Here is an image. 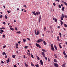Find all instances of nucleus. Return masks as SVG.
Masks as SVG:
<instances>
[{"label":"nucleus","instance_id":"obj_1","mask_svg":"<svg viewBox=\"0 0 67 67\" xmlns=\"http://www.w3.org/2000/svg\"><path fill=\"white\" fill-rule=\"evenodd\" d=\"M36 45L37 47H39V48H41V46L39 44L37 43L36 44Z\"/></svg>","mask_w":67,"mask_h":67},{"label":"nucleus","instance_id":"obj_2","mask_svg":"<svg viewBox=\"0 0 67 67\" xmlns=\"http://www.w3.org/2000/svg\"><path fill=\"white\" fill-rule=\"evenodd\" d=\"M41 19H42V18L41 17V15H40L39 16V18H38L39 22H41Z\"/></svg>","mask_w":67,"mask_h":67},{"label":"nucleus","instance_id":"obj_3","mask_svg":"<svg viewBox=\"0 0 67 67\" xmlns=\"http://www.w3.org/2000/svg\"><path fill=\"white\" fill-rule=\"evenodd\" d=\"M7 63L8 64L10 62V58H8V59L6 60Z\"/></svg>","mask_w":67,"mask_h":67},{"label":"nucleus","instance_id":"obj_4","mask_svg":"<svg viewBox=\"0 0 67 67\" xmlns=\"http://www.w3.org/2000/svg\"><path fill=\"white\" fill-rule=\"evenodd\" d=\"M42 41H43V40L40 39L38 40V41L37 42V43H39V42H42Z\"/></svg>","mask_w":67,"mask_h":67},{"label":"nucleus","instance_id":"obj_5","mask_svg":"<svg viewBox=\"0 0 67 67\" xmlns=\"http://www.w3.org/2000/svg\"><path fill=\"white\" fill-rule=\"evenodd\" d=\"M54 65L55 67H58V64H57L56 63H54Z\"/></svg>","mask_w":67,"mask_h":67},{"label":"nucleus","instance_id":"obj_6","mask_svg":"<svg viewBox=\"0 0 67 67\" xmlns=\"http://www.w3.org/2000/svg\"><path fill=\"white\" fill-rule=\"evenodd\" d=\"M40 63L41 65H43V61L42 60H40Z\"/></svg>","mask_w":67,"mask_h":67},{"label":"nucleus","instance_id":"obj_7","mask_svg":"<svg viewBox=\"0 0 67 67\" xmlns=\"http://www.w3.org/2000/svg\"><path fill=\"white\" fill-rule=\"evenodd\" d=\"M42 54L43 56V57H45V53H44V52H42Z\"/></svg>","mask_w":67,"mask_h":67},{"label":"nucleus","instance_id":"obj_8","mask_svg":"<svg viewBox=\"0 0 67 67\" xmlns=\"http://www.w3.org/2000/svg\"><path fill=\"white\" fill-rule=\"evenodd\" d=\"M59 36H58L57 37V40L58 41H59L60 40H59Z\"/></svg>","mask_w":67,"mask_h":67},{"label":"nucleus","instance_id":"obj_9","mask_svg":"<svg viewBox=\"0 0 67 67\" xmlns=\"http://www.w3.org/2000/svg\"><path fill=\"white\" fill-rule=\"evenodd\" d=\"M40 14V12H36V14L37 15H38V14Z\"/></svg>","mask_w":67,"mask_h":67},{"label":"nucleus","instance_id":"obj_10","mask_svg":"<svg viewBox=\"0 0 67 67\" xmlns=\"http://www.w3.org/2000/svg\"><path fill=\"white\" fill-rule=\"evenodd\" d=\"M51 50H52V51H55V49H54V47L51 48Z\"/></svg>","mask_w":67,"mask_h":67},{"label":"nucleus","instance_id":"obj_11","mask_svg":"<svg viewBox=\"0 0 67 67\" xmlns=\"http://www.w3.org/2000/svg\"><path fill=\"white\" fill-rule=\"evenodd\" d=\"M54 47L55 48V49L57 50V47H56V46L55 45H54Z\"/></svg>","mask_w":67,"mask_h":67},{"label":"nucleus","instance_id":"obj_12","mask_svg":"<svg viewBox=\"0 0 67 67\" xmlns=\"http://www.w3.org/2000/svg\"><path fill=\"white\" fill-rule=\"evenodd\" d=\"M36 57L37 59H38V60H40V58H39V57H38L37 55H36Z\"/></svg>","mask_w":67,"mask_h":67},{"label":"nucleus","instance_id":"obj_13","mask_svg":"<svg viewBox=\"0 0 67 67\" xmlns=\"http://www.w3.org/2000/svg\"><path fill=\"white\" fill-rule=\"evenodd\" d=\"M5 29V27H2L0 28V30H4Z\"/></svg>","mask_w":67,"mask_h":67},{"label":"nucleus","instance_id":"obj_14","mask_svg":"<svg viewBox=\"0 0 67 67\" xmlns=\"http://www.w3.org/2000/svg\"><path fill=\"white\" fill-rule=\"evenodd\" d=\"M10 29L12 31H13V30H14V29L13 28L10 27Z\"/></svg>","mask_w":67,"mask_h":67},{"label":"nucleus","instance_id":"obj_15","mask_svg":"<svg viewBox=\"0 0 67 67\" xmlns=\"http://www.w3.org/2000/svg\"><path fill=\"white\" fill-rule=\"evenodd\" d=\"M66 65V63L64 64L63 65H62V66L63 67H65V66Z\"/></svg>","mask_w":67,"mask_h":67},{"label":"nucleus","instance_id":"obj_16","mask_svg":"<svg viewBox=\"0 0 67 67\" xmlns=\"http://www.w3.org/2000/svg\"><path fill=\"white\" fill-rule=\"evenodd\" d=\"M25 65L26 67H28V65H27L26 63H25Z\"/></svg>","mask_w":67,"mask_h":67},{"label":"nucleus","instance_id":"obj_17","mask_svg":"<svg viewBox=\"0 0 67 67\" xmlns=\"http://www.w3.org/2000/svg\"><path fill=\"white\" fill-rule=\"evenodd\" d=\"M23 40L24 43H25V42H26V40H25V39H23Z\"/></svg>","mask_w":67,"mask_h":67},{"label":"nucleus","instance_id":"obj_18","mask_svg":"<svg viewBox=\"0 0 67 67\" xmlns=\"http://www.w3.org/2000/svg\"><path fill=\"white\" fill-rule=\"evenodd\" d=\"M5 19H8V17H7V15H5Z\"/></svg>","mask_w":67,"mask_h":67},{"label":"nucleus","instance_id":"obj_19","mask_svg":"<svg viewBox=\"0 0 67 67\" xmlns=\"http://www.w3.org/2000/svg\"><path fill=\"white\" fill-rule=\"evenodd\" d=\"M60 22H61V25H62L63 24V21L62 20H60Z\"/></svg>","mask_w":67,"mask_h":67},{"label":"nucleus","instance_id":"obj_20","mask_svg":"<svg viewBox=\"0 0 67 67\" xmlns=\"http://www.w3.org/2000/svg\"><path fill=\"white\" fill-rule=\"evenodd\" d=\"M3 55H6V54L5 53V52H3Z\"/></svg>","mask_w":67,"mask_h":67},{"label":"nucleus","instance_id":"obj_21","mask_svg":"<svg viewBox=\"0 0 67 67\" xmlns=\"http://www.w3.org/2000/svg\"><path fill=\"white\" fill-rule=\"evenodd\" d=\"M35 33L36 35V34H37V32H36V30H35Z\"/></svg>","mask_w":67,"mask_h":67},{"label":"nucleus","instance_id":"obj_22","mask_svg":"<svg viewBox=\"0 0 67 67\" xmlns=\"http://www.w3.org/2000/svg\"><path fill=\"white\" fill-rule=\"evenodd\" d=\"M54 21L56 22H57V19L55 18L54 20Z\"/></svg>","mask_w":67,"mask_h":67},{"label":"nucleus","instance_id":"obj_23","mask_svg":"<svg viewBox=\"0 0 67 67\" xmlns=\"http://www.w3.org/2000/svg\"><path fill=\"white\" fill-rule=\"evenodd\" d=\"M12 57L13 58H15V55H12Z\"/></svg>","mask_w":67,"mask_h":67},{"label":"nucleus","instance_id":"obj_24","mask_svg":"<svg viewBox=\"0 0 67 67\" xmlns=\"http://www.w3.org/2000/svg\"><path fill=\"white\" fill-rule=\"evenodd\" d=\"M43 43L45 45H46V42L45 41H43Z\"/></svg>","mask_w":67,"mask_h":67},{"label":"nucleus","instance_id":"obj_25","mask_svg":"<svg viewBox=\"0 0 67 67\" xmlns=\"http://www.w3.org/2000/svg\"><path fill=\"white\" fill-rule=\"evenodd\" d=\"M59 47L60 48H62V46L60 44H59Z\"/></svg>","mask_w":67,"mask_h":67},{"label":"nucleus","instance_id":"obj_26","mask_svg":"<svg viewBox=\"0 0 67 67\" xmlns=\"http://www.w3.org/2000/svg\"><path fill=\"white\" fill-rule=\"evenodd\" d=\"M54 61L55 63H57V61L56 60V59H54Z\"/></svg>","mask_w":67,"mask_h":67},{"label":"nucleus","instance_id":"obj_27","mask_svg":"<svg viewBox=\"0 0 67 67\" xmlns=\"http://www.w3.org/2000/svg\"><path fill=\"white\" fill-rule=\"evenodd\" d=\"M41 50L42 51H43L44 52H46V51H45V50L42 49Z\"/></svg>","mask_w":67,"mask_h":67},{"label":"nucleus","instance_id":"obj_28","mask_svg":"<svg viewBox=\"0 0 67 67\" xmlns=\"http://www.w3.org/2000/svg\"><path fill=\"white\" fill-rule=\"evenodd\" d=\"M63 54H64V55H66V54L65 53V51L63 52Z\"/></svg>","mask_w":67,"mask_h":67},{"label":"nucleus","instance_id":"obj_29","mask_svg":"<svg viewBox=\"0 0 67 67\" xmlns=\"http://www.w3.org/2000/svg\"><path fill=\"white\" fill-rule=\"evenodd\" d=\"M64 26H65V27H67V25L66 24H64Z\"/></svg>","mask_w":67,"mask_h":67},{"label":"nucleus","instance_id":"obj_30","mask_svg":"<svg viewBox=\"0 0 67 67\" xmlns=\"http://www.w3.org/2000/svg\"><path fill=\"white\" fill-rule=\"evenodd\" d=\"M16 33H17L19 34L20 33H21V32H20V31H18L17 32H16Z\"/></svg>","mask_w":67,"mask_h":67},{"label":"nucleus","instance_id":"obj_31","mask_svg":"<svg viewBox=\"0 0 67 67\" xmlns=\"http://www.w3.org/2000/svg\"><path fill=\"white\" fill-rule=\"evenodd\" d=\"M33 13V14H34L35 15H36V13H35V12H32Z\"/></svg>","mask_w":67,"mask_h":67},{"label":"nucleus","instance_id":"obj_32","mask_svg":"<svg viewBox=\"0 0 67 67\" xmlns=\"http://www.w3.org/2000/svg\"><path fill=\"white\" fill-rule=\"evenodd\" d=\"M39 33H40V32H39L38 31H37V34L36 35H38V34H39Z\"/></svg>","mask_w":67,"mask_h":67},{"label":"nucleus","instance_id":"obj_33","mask_svg":"<svg viewBox=\"0 0 67 67\" xmlns=\"http://www.w3.org/2000/svg\"><path fill=\"white\" fill-rule=\"evenodd\" d=\"M62 17H63V18H64V14H62Z\"/></svg>","mask_w":67,"mask_h":67},{"label":"nucleus","instance_id":"obj_34","mask_svg":"<svg viewBox=\"0 0 67 67\" xmlns=\"http://www.w3.org/2000/svg\"><path fill=\"white\" fill-rule=\"evenodd\" d=\"M62 10L63 11H64V7H63L62 8Z\"/></svg>","mask_w":67,"mask_h":67},{"label":"nucleus","instance_id":"obj_35","mask_svg":"<svg viewBox=\"0 0 67 67\" xmlns=\"http://www.w3.org/2000/svg\"><path fill=\"white\" fill-rule=\"evenodd\" d=\"M31 55L32 58H34V57L33 56V54H31Z\"/></svg>","mask_w":67,"mask_h":67},{"label":"nucleus","instance_id":"obj_36","mask_svg":"<svg viewBox=\"0 0 67 67\" xmlns=\"http://www.w3.org/2000/svg\"><path fill=\"white\" fill-rule=\"evenodd\" d=\"M31 66H34V64H33V63H32L31 62Z\"/></svg>","mask_w":67,"mask_h":67},{"label":"nucleus","instance_id":"obj_37","mask_svg":"<svg viewBox=\"0 0 67 67\" xmlns=\"http://www.w3.org/2000/svg\"><path fill=\"white\" fill-rule=\"evenodd\" d=\"M58 7H59V8H61V6L60 5H58Z\"/></svg>","mask_w":67,"mask_h":67},{"label":"nucleus","instance_id":"obj_38","mask_svg":"<svg viewBox=\"0 0 67 67\" xmlns=\"http://www.w3.org/2000/svg\"><path fill=\"white\" fill-rule=\"evenodd\" d=\"M29 47V46H25L24 47V48H27V47Z\"/></svg>","mask_w":67,"mask_h":67},{"label":"nucleus","instance_id":"obj_39","mask_svg":"<svg viewBox=\"0 0 67 67\" xmlns=\"http://www.w3.org/2000/svg\"><path fill=\"white\" fill-rule=\"evenodd\" d=\"M35 66H36V67H39V66L38 65V64H36V65Z\"/></svg>","mask_w":67,"mask_h":67},{"label":"nucleus","instance_id":"obj_40","mask_svg":"<svg viewBox=\"0 0 67 67\" xmlns=\"http://www.w3.org/2000/svg\"><path fill=\"white\" fill-rule=\"evenodd\" d=\"M53 5H54V6H55L56 5V4H55V3H53Z\"/></svg>","mask_w":67,"mask_h":67},{"label":"nucleus","instance_id":"obj_41","mask_svg":"<svg viewBox=\"0 0 67 67\" xmlns=\"http://www.w3.org/2000/svg\"><path fill=\"white\" fill-rule=\"evenodd\" d=\"M23 7H24V8H27L26 6V5H24Z\"/></svg>","mask_w":67,"mask_h":67},{"label":"nucleus","instance_id":"obj_42","mask_svg":"<svg viewBox=\"0 0 67 67\" xmlns=\"http://www.w3.org/2000/svg\"><path fill=\"white\" fill-rule=\"evenodd\" d=\"M64 3L66 6L67 5V4L66 2H64Z\"/></svg>","mask_w":67,"mask_h":67},{"label":"nucleus","instance_id":"obj_43","mask_svg":"<svg viewBox=\"0 0 67 67\" xmlns=\"http://www.w3.org/2000/svg\"><path fill=\"white\" fill-rule=\"evenodd\" d=\"M2 36H3V37H4V38H5V35H3Z\"/></svg>","mask_w":67,"mask_h":67},{"label":"nucleus","instance_id":"obj_44","mask_svg":"<svg viewBox=\"0 0 67 67\" xmlns=\"http://www.w3.org/2000/svg\"><path fill=\"white\" fill-rule=\"evenodd\" d=\"M54 56L55 58H57V56L55 54H54Z\"/></svg>","mask_w":67,"mask_h":67},{"label":"nucleus","instance_id":"obj_45","mask_svg":"<svg viewBox=\"0 0 67 67\" xmlns=\"http://www.w3.org/2000/svg\"><path fill=\"white\" fill-rule=\"evenodd\" d=\"M51 48L52 47H53V44H52L51 45Z\"/></svg>","mask_w":67,"mask_h":67},{"label":"nucleus","instance_id":"obj_46","mask_svg":"<svg viewBox=\"0 0 67 67\" xmlns=\"http://www.w3.org/2000/svg\"><path fill=\"white\" fill-rule=\"evenodd\" d=\"M63 17L61 16L60 18H61V19L62 20H63Z\"/></svg>","mask_w":67,"mask_h":67},{"label":"nucleus","instance_id":"obj_47","mask_svg":"<svg viewBox=\"0 0 67 67\" xmlns=\"http://www.w3.org/2000/svg\"><path fill=\"white\" fill-rule=\"evenodd\" d=\"M1 64H4V63L3 61H1Z\"/></svg>","mask_w":67,"mask_h":67},{"label":"nucleus","instance_id":"obj_48","mask_svg":"<svg viewBox=\"0 0 67 67\" xmlns=\"http://www.w3.org/2000/svg\"><path fill=\"white\" fill-rule=\"evenodd\" d=\"M6 46H4L3 47V48H5V47H6Z\"/></svg>","mask_w":67,"mask_h":67},{"label":"nucleus","instance_id":"obj_49","mask_svg":"<svg viewBox=\"0 0 67 67\" xmlns=\"http://www.w3.org/2000/svg\"><path fill=\"white\" fill-rule=\"evenodd\" d=\"M44 31H45V30H46V27H44Z\"/></svg>","mask_w":67,"mask_h":67},{"label":"nucleus","instance_id":"obj_50","mask_svg":"<svg viewBox=\"0 0 67 67\" xmlns=\"http://www.w3.org/2000/svg\"><path fill=\"white\" fill-rule=\"evenodd\" d=\"M18 30V28L17 27H15V31H17Z\"/></svg>","mask_w":67,"mask_h":67},{"label":"nucleus","instance_id":"obj_51","mask_svg":"<svg viewBox=\"0 0 67 67\" xmlns=\"http://www.w3.org/2000/svg\"><path fill=\"white\" fill-rule=\"evenodd\" d=\"M0 31L1 32H4V31L3 30H0Z\"/></svg>","mask_w":67,"mask_h":67},{"label":"nucleus","instance_id":"obj_52","mask_svg":"<svg viewBox=\"0 0 67 67\" xmlns=\"http://www.w3.org/2000/svg\"><path fill=\"white\" fill-rule=\"evenodd\" d=\"M7 12L8 13H10V11H9V10H7Z\"/></svg>","mask_w":67,"mask_h":67},{"label":"nucleus","instance_id":"obj_53","mask_svg":"<svg viewBox=\"0 0 67 67\" xmlns=\"http://www.w3.org/2000/svg\"><path fill=\"white\" fill-rule=\"evenodd\" d=\"M2 17H3L2 15H0V18H2Z\"/></svg>","mask_w":67,"mask_h":67},{"label":"nucleus","instance_id":"obj_54","mask_svg":"<svg viewBox=\"0 0 67 67\" xmlns=\"http://www.w3.org/2000/svg\"><path fill=\"white\" fill-rule=\"evenodd\" d=\"M3 24H4V25H5V22H3Z\"/></svg>","mask_w":67,"mask_h":67},{"label":"nucleus","instance_id":"obj_55","mask_svg":"<svg viewBox=\"0 0 67 67\" xmlns=\"http://www.w3.org/2000/svg\"><path fill=\"white\" fill-rule=\"evenodd\" d=\"M16 46H18V44L17 43L16 45Z\"/></svg>","mask_w":67,"mask_h":67},{"label":"nucleus","instance_id":"obj_56","mask_svg":"<svg viewBox=\"0 0 67 67\" xmlns=\"http://www.w3.org/2000/svg\"><path fill=\"white\" fill-rule=\"evenodd\" d=\"M48 61L49 62H50V60L49 59V58H48Z\"/></svg>","mask_w":67,"mask_h":67},{"label":"nucleus","instance_id":"obj_57","mask_svg":"<svg viewBox=\"0 0 67 67\" xmlns=\"http://www.w3.org/2000/svg\"><path fill=\"white\" fill-rule=\"evenodd\" d=\"M14 67H17V66L16 65H14Z\"/></svg>","mask_w":67,"mask_h":67},{"label":"nucleus","instance_id":"obj_58","mask_svg":"<svg viewBox=\"0 0 67 67\" xmlns=\"http://www.w3.org/2000/svg\"><path fill=\"white\" fill-rule=\"evenodd\" d=\"M27 40H29V41H30V38H27Z\"/></svg>","mask_w":67,"mask_h":67},{"label":"nucleus","instance_id":"obj_59","mask_svg":"<svg viewBox=\"0 0 67 67\" xmlns=\"http://www.w3.org/2000/svg\"><path fill=\"white\" fill-rule=\"evenodd\" d=\"M55 1H58V2H59L60 1L59 0H55Z\"/></svg>","mask_w":67,"mask_h":67},{"label":"nucleus","instance_id":"obj_60","mask_svg":"<svg viewBox=\"0 0 67 67\" xmlns=\"http://www.w3.org/2000/svg\"><path fill=\"white\" fill-rule=\"evenodd\" d=\"M21 43V41H19L18 42V43H19V44H20V43Z\"/></svg>","mask_w":67,"mask_h":67},{"label":"nucleus","instance_id":"obj_61","mask_svg":"<svg viewBox=\"0 0 67 67\" xmlns=\"http://www.w3.org/2000/svg\"><path fill=\"white\" fill-rule=\"evenodd\" d=\"M45 59L46 60H47V57H45Z\"/></svg>","mask_w":67,"mask_h":67},{"label":"nucleus","instance_id":"obj_62","mask_svg":"<svg viewBox=\"0 0 67 67\" xmlns=\"http://www.w3.org/2000/svg\"><path fill=\"white\" fill-rule=\"evenodd\" d=\"M24 58H26V57H25V55H24Z\"/></svg>","mask_w":67,"mask_h":67},{"label":"nucleus","instance_id":"obj_63","mask_svg":"<svg viewBox=\"0 0 67 67\" xmlns=\"http://www.w3.org/2000/svg\"><path fill=\"white\" fill-rule=\"evenodd\" d=\"M59 34V35H62V34H61V33H60Z\"/></svg>","mask_w":67,"mask_h":67},{"label":"nucleus","instance_id":"obj_64","mask_svg":"<svg viewBox=\"0 0 67 67\" xmlns=\"http://www.w3.org/2000/svg\"><path fill=\"white\" fill-rule=\"evenodd\" d=\"M65 18H67V16L66 15H65Z\"/></svg>","mask_w":67,"mask_h":67}]
</instances>
